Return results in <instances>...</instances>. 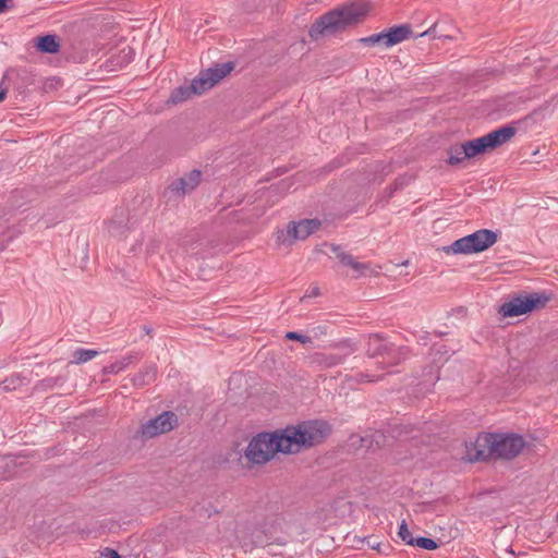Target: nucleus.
Instances as JSON below:
<instances>
[{
	"mask_svg": "<svg viewBox=\"0 0 558 558\" xmlns=\"http://www.w3.org/2000/svg\"><path fill=\"white\" fill-rule=\"evenodd\" d=\"M367 13L368 5L365 3L343 4L318 17L310 27L308 35L314 40L326 35H337L362 23Z\"/></svg>",
	"mask_w": 558,
	"mask_h": 558,
	"instance_id": "obj_1",
	"label": "nucleus"
},
{
	"mask_svg": "<svg viewBox=\"0 0 558 558\" xmlns=\"http://www.w3.org/2000/svg\"><path fill=\"white\" fill-rule=\"evenodd\" d=\"M525 446L521 435L484 433L474 442V454L469 453V460L484 461L492 458L511 460L518 457Z\"/></svg>",
	"mask_w": 558,
	"mask_h": 558,
	"instance_id": "obj_2",
	"label": "nucleus"
},
{
	"mask_svg": "<svg viewBox=\"0 0 558 558\" xmlns=\"http://www.w3.org/2000/svg\"><path fill=\"white\" fill-rule=\"evenodd\" d=\"M331 425L324 420L303 421L296 425H288L281 429L288 453L323 444L331 434Z\"/></svg>",
	"mask_w": 558,
	"mask_h": 558,
	"instance_id": "obj_3",
	"label": "nucleus"
},
{
	"mask_svg": "<svg viewBox=\"0 0 558 558\" xmlns=\"http://www.w3.org/2000/svg\"><path fill=\"white\" fill-rule=\"evenodd\" d=\"M277 452L288 453L281 429L254 436L245 449V458L253 464H265Z\"/></svg>",
	"mask_w": 558,
	"mask_h": 558,
	"instance_id": "obj_4",
	"label": "nucleus"
},
{
	"mask_svg": "<svg viewBox=\"0 0 558 558\" xmlns=\"http://www.w3.org/2000/svg\"><path fill=\"white\" fill-rule=\"evenodd\" d=\"M517 133V129L511 125H505L493 132L471 141L464 142L465 155L473 158L477 155L492 151L502 144L509 142Z\"/></svg>",
	"mask_w": 558,
	"mask_h": 558,
	"instance_id": "obj_5",
	"label": "nucleus"
},
{
	"mask_svg": "<svg viewBox=\"0 0 558 558\" xmlns=\"http://www.w3.org/2000/svg\"><path fill=\"white\" fill-rule=\"evenodd\" d=\"M497 241V233L488 229H481L472 234L456 240L451 245L445 246L448 254H474L481 253Z\"/></svg>",
	"mask_w": 558,
	"mask_h": 558,
	"instance_id": "obj_6",
	"label": "nucleus"
},
{
	"mask_svg": "<svg viewBox=\"0 0 558 558\" xmlns=\"http://www.w3.org/2000/svg\"><path fill=\"white\" fill-rule=\"evenodd\" d=\"M366 355L371 359L381 357L383 361L379 362L381 368L397 365L405 357L402 348L386 342L378 333L369 335L366 343Z\"/></svg>",
	"mask_w": 558,
	"mask_h": 558,
	"instance_id": "obj_7",
	"label": "nucleus"
},
{
	"mask_svg": "<svg viewBox=\"0 0 558 558\" xmlns=\"http://www.w3.org/2000/svg\"><path fill=\"white\" fill-rule=\"evenodd\" d=\"M548 301L549 296L545 294H520L500 305L498 313L504 317H515L543 308Z\"/></svg>",
	"mask_w": 558,
	"mask_h": 558,
	"instance_id": "obj_8",
	"label": "nucleus"
},
{
	"mask_svg": "<svg viewBox=\"0 0 558 558\" xmlns=\"http://www.w3.org/2000/svg\"><path fill=\"white\" fill-rule=\"evenodd\" d=\"M179 417L172 411H163L155 418L143 423L137 429L135 437L142 440H148L161 434L171 432L178 426Z\"/></svg>",
	"mask_w": 558,
	"mask_h": 558,
	"instance_id": "obj_9",
	"label": "nucleus"
},
{
	"mask_svg": "<svg viewBox=\"0 0 558 558\" xmlns=\"http://www.w3.org/2000/svg\"><path fill=\"white\" fill-rule=\"evenodd\" d=\"M233 68L234 64L232 62H226L202 71L191 83L192 93L194 95H202L213 88L218 82L227 76Z\"/></svg>",
	"mask_w": 558,
	"mask_h": 558,
	"instance_id": "obj_10",
	"label": "nucleus"
},
{
	"mask_svg": "<svg viewBox=\"0 0 558 558\" xmlns=\"http://www.w3.org/2000/svg\"><path fill=\"white\" fill-rule=\"evenodd\" d=\"M322 226L319 219H303L299 222L292 221L287 226L286 231H278L276 241L279 244H284L289 241L292 244L295 240H305Z\"/></svg>",
	"mask_w": 558,
	"mask_h": 558,
	"instance_id": "obj_11",
	"label": "nucleus"
},
{
	"mask_svg": "<svg viewBox=\"0 0 558 558\" xmlns=\"http://www.w3.org/2000/svg\"><path fill=\"white\" fill-rule=\"evenodd\" d=\"M202 173L199 170H192L185 175L174 180L169 186L168 191L178 196H184L191 193L201 182Z\"/></svg>",
	"mask_w": 558,
	"mask_h": 558,
	"instance_id": "obj_12",
	"label": "nucleus"
},
{
	"mask_svg": "<svg viewBox=\"0 0 558 558\" xmlns=\"http://www.w3.org/2000/svg\"><path fill=\"white\" fill-rule=\"evenodd\" d=\"M386 35V47H392L412 35V28L408 24L398 25L384 31Z\"/></svg>",
	"mask_w": 558,
	"mask_h": 558,
	"instance_id": "obj_13",
	"label": "nucleus"
},
{
	"mask_svg": "<svg viewBox=\"0 0 558 558\" xmlns=\"http://www.w3.org/2000/svg\"><path fill=\"white\" fill-rule=\"evenodd\" d=\"M35 47L43 53H57L60 50V43L57 35L47 34L36 37Z\"/></svg>",
	"mask_w": 558,
	"mask_h": 558,
	"instance_id": "obj_14",
	"label": "nucleus"
},
{
	"mask_svg": "<svg viewBox=\"0 0 558 558\" xmlns=\"http://www.w3.org/2000/svg\"><path fill=\"white\" fill-rule=\"evenodd\" d=\"M329 246L342 265L349 266L356 271H362L368 268L367 264L356 262L351 254L343 252L340 245L330 244Z\"/></svg>",
	"mask_w": 558,
	"mask_h": 558,
	"instance_id": "obj_15",
	"label": "nucleus"
},
{
	"mask_svg": "<svg viewBox=\"0 0 558 558\" xmlns=\"http://www.w3.org/2000/svg\"><path fill=\"white\" fill-rule=\"evenodd\" d=\"M156 374H157V368L155 365H148V366H145L143 369H141L138 372V374H136L132 381L134 384V386H140V387H143V386H146L150 383H153L156 378Z\"/></svg>",
	"mask_w": 558,
	"mask_h": 558,
	"instance_id": "obj_16",
	"label": "nucleus"
},
{
	"mask_svg": "<svg viewBox=\"0 0 558 558\" xmlns=\"http://www.w3.org/2000/svg\"><path fill=\"white\" fill-rule=\"evenodd\" d=\"M448 159L447 162L450 166H458L465 159H469L465 155L464 144L458 146H450L447 150Z\"/></svg>",
	"mask_w": 558,
	"mask_h": 558,
	"instance_id": "obj_17",
	"label": "nucleus"
},
{
	"mask_svg": "<svg viewBox=\"0 0 558 558\" xmlns=\"http://www.w3.org/2000/svg\"><path fill=\"white\" fill-rule=\"evenodd\" d=\"M64 383H65V377H63V376L47 377V378L40 380L35 386V389L37 391H46L49 389H54L57 387H61Z\"/></svg>",
	"mask_w": 558,
	"mask_h": 558,
	"instance_id": "obj_18",
	"label": "nucleus"
},
{
	"mask_svg": "<svg viewBox=\"0 0 558 558\" xmlns=\"http://www.w3.org/2000/svg\"><path fill=\"white\" fill-rule=\"evenodd\" d=\"M134 359H136V356L132 355V354L124 356L120 361H117L108 366H105L104 373L105 374H118L121 371H123L125 367H128L133 362Z\"/></svg>",
	"mask_w": 558,
	"mask_h": 558,
	"instance_id": "obj_19",
	"label": "nucleus"
},
{
	"mask_svg": "<svg viewBox=\"0 0 558 558\" xmlns=\"http://www.w3.org/2000/svg\"><path fill=\"white\" fill-rule=\"evenodd\" d=\"M15 461L7 456L0 457V480H5L12 475V469Z\"/></svg>",
	"mask_w": 558,
	"mask_h": 558,
	"instance_id": "obj_20",
	"label": "nucleus"
},
{
	"mask_svg": "<svg viewBox=\"0 0 558 558\" xmlns=\"http://www.w3.org/2000/svg\"><path fill=\"white\" fill-rule=\"evenodd\" d=\"M192 95H194V94L192 93L191 84L189 86H180V87H178L177 89H174L172 92V94L170 96V100L173 104H178V102H181L183 100H186Z\"/></svg>",
	"mask_w": 558,
	"mask_h": 558,
	"instance_id": "obj_21",
	"label": "nucleus"
},
{
	"mask_svg": "<svg viewBox=\"0 0 558 558\" xmlns=\"http://www.w3.org/2000/svg\"><path fill=\"white\" fill-rule=\"evenodd\" d=\"M98 355L96 350L77 349L73 353L74 362L77 364L85 363Z\"/></svg>",
	"mask_w": 558,
	"mask_h": 558,
	"instance_id": "obj_22",
	"label": "nucleus"
},
{
	"mask_svg": "<svg viewBox=\"0 0 558 558\" xmlns=\"http://www.w3.org/2000/svg\"><path fill=\"white\" fill-rule=\"evenodd\" d=\"M239 7L247 13L257 11L265 7L267 0H238Z\"/></svg>",
	"mask_w": 558,
	"mask_h": 558,
	"instance_id": "obj_23",
	"label": "nucleus"
},
{
	"mask_svg": "<svg viewBox=\"0 0 558 558\" xmlns=\"http://www.w3.org/2000/svg\"><path fill=\"white\" fill-rule=\"evenodd\" d=\"M23 384V378L20 375H11L10 377L5 378L1 384L0 388L3 391H13L17 387H20Z\"/></svg>",
	"mask_w": 558,
	"mask_h": 558,
	"instance_id": "obj_24",
	"label": "nucleus"
},
{
	"mask_svg": "<svg viewBox=\"0 0 558 558\" xmlns=\"http://www.w3.org/2000/svg\"><path fill=\"white\" fill-rule=\"evenodd\" d=\"M360 43L364 46H375V45H381L386 47V35L385 32L373 34L367 37H363L360 39Z\"/></svg>",
	"mask_w": 558,
	"mask_h": 558,
	"instance_id": "obj_25",
	"label": "nucleus"
},
{
	"mask_svg": "<svg viewBox=\"0 0 558 558\" xmlns=\"http://www.w3.org/2000/svg\"><path fill=\"white\" fill-rule=\"evenodd\" d=\"M108 230H109V233L113 236H117V238H125L126 234H125V229L123 228L122 226V221H117V220H111L109 226H108Z\"/></svg>",
	"mask_w": 558,
	"mask_h": 558,
	"instance_id": "obj_26",
	"label": "nucleus"
},
{
	"mask_svg": "<svg viewBox=\"0 0 558 558\" xmlns=\"http://www.w3.org/2000/svg\"><path fill=\"white\" fill-rule=\"evenodd\" d=\"M414 545L427 550H434L438 548V544L434 539L423 536L414 538Z\"/></svg>",
	"mask_w": 558,
	"mask_h": 558,
	"instance_id": "obj_27",
	"label": "nucleus"
},
{
	"mask_svg": "<svg viewBox=\"0 0 558 558\" xmlns=\"http://www.w3.org/2000/svg\"><path fill=\"white\" fill-rule=\"evenodd\" d=\"M398 535L403 542H405V544L414 546V538L412 537V534L404 521L399 526Z\"/></svg>",
	"mask_w": 558,
	"mask_h": 558,
	"instance_id": "obj_28",
	"label": "nucleus"
},
{
	"mask_svg": "<svg viewBox=\"0 0 558 558\" xmlns=\"http://www.w3.org/2000/svg\"><path fill=\"white\" fill-rule=\"evenodd\" d=\"M286 338L288 340H293V341H299L303 344H307V343H311L312 342V338L308 337V336H305V335H301L299 332H295V331H289L286 333Z\"/></svg>",
	"mask_w": 558,
	"mask_h": 558,
	"instance_id": "obj_29",
	"label": "nucleus"
},
{
	"mask_svg": "<svg viewBox=\"0 0 558 558\" xmlns=\"http://www.w3.org/2000/svg\"><path fill=\"white\" fill-rule=\"evenodd\" d=\"M383 379V376L369 375L364 372H360L355 375V380L357 383H373Z\"/></svg>",
	"mask_w": 558,
	"mask_h": 558,
	"instance_id": "obj_30",
	"label": "nucleus"
},
{
	"mask_svg": "<svg viewBox=\"0 0 558 558\" xmlns=\"http://www.w3.org/2000/svg\"><path fill=\"white\" fill-rule=\"evenodd\" d=\"M254 546L257 547H266V546H272L275 543H266L264 541V533L262 531H257L256 539L253 542Z\"/></svg>",
	"mask_w": 558,
	"mask_h": 558,
	"instance_id": "obj_31",
	"label": "nucleus"
},
{
	"mask_svg": "<svg viewBox=\"0 0 558 558\" xmlns=\"http://www.w3.org/2000/svg\"><path fill=\"white\" fill-rule=\"evenodd\" d=\"M436 28H437V23H434L427 31L423 32L422 34H420L421 37L423 36H426V35H430L433 34L435 37H446V35H437L436 34ZM447 38H449V36H447Z\"/></svg>",
	"mask_w": 558,
	"mask_h": 558,
	"instance_id": "obj_32",
	"label": "nucleus"
},
{
	"mask_svg": "<svg viewBox=\"0 0 558 558\" xmlns=\"http://www.w3.org/2000/svg\"><path fill=\"white\" fill-rule=\"evenodd\" d=\"M361 542H366L372 549H376L379 553H384V550L381 549V544L378 542H372L371 538H363L361 539Z\"/></svg>",
	"mask_w": 558,
	"mask_h": 558,
	"instance_id": "obj_33",
	"label": "nucleus"
},
{
	"mask_svg": "<svg viewBox=\"0 0 558 558\" xmlns=\"http://www.w3.org/2000/svg\"><path fill=\"white\" fill-rule=\"evenodd\" d=\"M13 0H0V14L12 8Z\"/></svg>",
	"mask_w": 558,
	"mask_h": 558,
	"instance_id": "obj_34",
	"label": "nucleus"
},
{
	"mask_svg": "<svg viewBox=\"0 0 558 558\" xmlns=\"http://www.w3.org/2000/svg\"><path fill=\"white\" fill-rule=\"evenodd\" d=\"M8 93V86L3 85V82L0 85V102L4 100Z\"/></svg>",
	"mask_w": 558,
	"mask_h": 558,
	"instance_id": "obj_35",
	"label": "nucleus"
},
{
	"mask_svg": "<svg viewBox=\"0 0 558 558\" xmlns=\"http://www.w3.org/2000/svg\"><path fill=\"white\" fill-rule=\"evenodd\" d=\"M143 330L145 331L146 335L150 336L151 332H153V329L150 327H148L147 325H144L143 326Z\"/></svg>",
	"mask_w": 558,
	"mask_h": 558,
	"instance_id": "obj_36",
	"label": "nucleus"
},
{
	"mask_svg": "<svg viewBox=\"0 0 558 558\" xmlns=\"http://www.w3.org/2000/svg\"><path fill=\"white\" fill-rule=\"evenodd\" d=\"M317 295H319V289L318 288H313V290L311 291L310 296H317Z\"/></svg>",
	"mask_w": 558,
	"mask_h": 558,
	"instance_id": "obj_37",
	"label": "nucleus"
},
{
	"mask_svg": "<svg viewBox=\"0 0 558 558\" xmlns=\"http://www.w3.org/2000/svg\"><path fill=\"white\" fill-rule=\"evenodd\" d=\"M276 544H277V545H280V546H284V545H287V541L277 539V541H276Z\"/></svg>",
	"mask_w": 558,
	"mask_h": 558,
	"instance_id": "obj_38",
	"label": "nucleus"
},
{
	"mask_svg": "<svg viewBox=\"0 0 558 558\" xmlns=\"http://www.w3.org/2000/svg\"><path fill=\"white\" fill-rule=\"evenodd\" d=\"M331 359H332V363H333V364L340 363V361H341V359H340V357H337V359H336L335 356H331Z\"/></svg>",
	"mask_w": 558,
	"mask_h": 558,
	"instance_id": "obj_39",
	"label": "nucleus"
}]
</instances>
